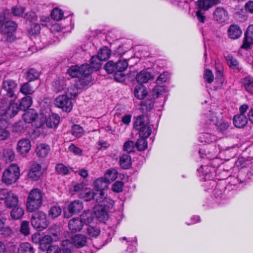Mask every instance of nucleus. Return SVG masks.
<instances>
[{
  "label": "nucleus",
  "mask_w": 253,
  "mask_h": 253,
  "mask_svg": "<svg viewBox=\"0 0 253 253\" xmlns=\"http://www.w3.org/2000/svg\"><path fill=\"white\" fill-rule=\"evenodd\" d=\"M253 44V25H250L245 34L241 48L247 49Z\"/></svg>",
  "instance_id": "obj_19"
},
{
  "label": "nucleus",
  "mask_w": 253,
  "mask_h": 253,
  "mask_svg": "<svg viewBox=\"0 0 253 253\" xmlns=\"http://www.w3.org/2000/svg\"><path fill=\"white\" fill-rule=\"evenodd\" d=\"M124 183L121 181H116L113 185L112 189L114 192L120 193L123 191Z\"/></svg>",
  "instance_id": "obj_57"
},
{
  "label": "nucleus",
  "mask_w": 253,
  "mask_h": 253,
  "mask_svg": "<svg viewBox=\"0 0 253 253\" xmlns=\"http://www.w3.org/2000/svg\"><path fill=\"white\" fill-rule=\"evenodd\" d=\"M140 110L145 114L150 111L154 107V102L152 100H145L140 103Z\"/></svg>",
  "instance_id": "obj_30"
},
{
  "label": "nucleus",
  "mask_w": 253,
  "mask_h": 253,
  "mask_svg": "<svg viewBox=\"0 0 253 253\" xmlns=\"http://www.w3.org/2000/svg\"><path fill=\"white\" fill-rule=\"evenodd\" d=\"M135 146L134 142L131 140L126 141L123 146V149L127 153L134 152L135 151Z\"/></svg>",
  "instance_id": "obj_52"
},
{
  "label": "nucleus",
  "mask_w": 253,
  "mask_h": 253,
  "mask_svg": "<svg viewBox=\"0 0 253 253\" xmlns=\"http://www.w3.org/2000/svg\"><path fill=\"white\" fill-rule=\"evenodd\" d=\"M0 193L6 195L4 197H0V199H4V203L7 208H11L17 206L18 202L17 195L11 192H8L5 190H2Z\"/></svg>",
  "instance_id": "obj_15"
},
{
  "label": "nucleus",
  "mask_w": 253,
  "mask_h": 253,
  "mask_svg": "<svg viewBox=\"0 0 253 253\" xmlns=\"http://www.w3.org/2000/svg\"><path fill=\"white\" fill-rule=\"evenodd\" d=\"M199 140L201 142L211 143L215 140V136L209 133H205L199 137Z\"/></svg>",
  "instance_id": "obj_46"
},
{
  "label": "nucleus",
  "mask_w": 253,
  "mask_h": 253,
  "mask_svg": "<svg viewBox=\"0 0 253 253\" xmlns=\"http://www.w3.org/2000/svg\"><path fill=\"white\" fill-rule=\"evenodd\" d=\"M209 127L210 128L215 126L216 129L221 133L224 132L229 127V124L222 119H218L216 115L212 113L209 118Z\"/></svg>",
  "instance_id": "obj_10"
},
{
  "label": "nucleus",
  "mask_w": 253,
  "mask_h": 253,
  "mask_svg": "<svg viewBox=\"0 0 253 253\" xmlns=\"http://www.w3.org/2000/svg\"><path fill=\"white\" fill-rule=\"evenodd\" d=\"M10 135V133L9 130L6 128H4L0 130V139L4 140L8 139Z\"/></svg>",
  "instance_id": "obj_63"
},
{
  "label": "nucleus",
  "mask_w": 253,
  "mask_h": 253,
  "mask_svg": "<svg viewBox=\"0 0 253 253\" xmlns=\"http://www.w3.org/2000/svg\"><path fill=\"white\" fill-rule=\"evenodd\" d=\"M106 207L102 206H96L94 208V214L98 220L105 222L108 218V214L105 210Z\"/></svg>",
  "instance_id": "obj_21"
},
{
  "label": "nucleus",
  "mask_w": 253,
  "mask_h": 253,
  "mask_svg": "<svg viewBox=\"0 0 253 253\" xmlns=\"http://www.w3.org/2000/svg\"><path fill=\"white\" fill-rule=\"evenodd\" d=\"M213 18L219 23H224L229 19L228 12L222 7H217L213 12Z\"/></svg>",
  "instance_id": "obj_17"
},
{
  "label": "nucleus",
  "mask_w": 253,
  "mask_h": 253,
  "mask_svg": "<svg viewBox=\"0 0 253 253\" xmlns=\"http://www.w3.org/2000/svg\"><path fill=\"white\" fill-rule=\"evenodd\" d=\"M72 241L76 247L81 248L86 244V238L83 235L77 234L72 237Z\"/></svg>",
  "instance_id": "obj_27"
},
{
  "label": "nucleus",
  "mask_w": 253,
  "mask_h": 253,
  "mask_svg": "<svg viewBox=\"0 0 253 253\" xmlns=\"http://www.w3.org/2000/svg\"><path fill=\"white\" fill-rule=\"evenodd\" d=\"M46 253H61V250L57 245H50L47 248Z\"/></svg>",
  "instance_id": "obj_62"
},
{
  "label": "nucleus",
  "mask_w": 253,
  "mask_h": 253,
  "mask_svg": "<svg viewBox=\"0 0 253 253\" xmlns=\"http://www.w3.org/2000/svg\"><path fill=\"white\" fill-rule=\"evenodd\" d=\"M82 216L83 217L82 219L78 217H75L69 220L68 227L71 232L74 233L80 231L84 225L83 220H84L85 223H88L93 219L92 214L90 212L86 213L84 215L83 214Z\"/></svg>",
  "instance_id": "obj_7"
},
{
  "label": "nucleus",
  "mask_w": 253,
  "mask_h": 253,
  "mask_svg": "<svg viewBox=\"0 0 253 253\" xmlns=\"http://www.w3.org/2000/svg\"><path fill=\"white\" fill-rule=\"evenodd\" d=\"M134 127L139 130L140 137L147 138L152 132L151 127L149 126L148 117L144 115H140L137 117L134 123Z\"/></svg>",
  "instance_id": "obj_4"
},
{
  "label": "nucleus",
  "mask_w": 253,
  "mask_h": 253,
  "mask_svg": "<svg viewBox=\"0 0 253 253\" xmlns=\"http://www.w3.org/2000/svg\"><path fill=\"white\" fill-rule=\"evenodd\" d=\"M115 67L116 62H114L113 61H109L106 63L104 68L108 74L114 73V78L115 80L120 82L123 81L124 75L122 73H117Z\"/></svg>",
  "instance_id": "obj_18"
},
{
  "label": "nucleus",
  "mask_w": 253,
  "mask_h": 253,
  "mask_svg": "<svg viewBox=\"0 0 253 253\" xmlns=\"http://www.w3.org/2000/svg\"><path fill=\"white\" fill-rule=\"evenodd\" d=\"M66 88V85L63 80L57 79L54 81L53 84V90L58 93Z\"/></svg>",
  "instance_id": "obj_43"
},
{
  "label": "nucleus",
  "mask_w": 253,
  "mask_h": 253,
  "mask_svg": "<svg viewBox=\"0 0 253 253\" xmlns=\"http://www.w3.org/2000/svg\"><path fill=\"white\" fill-rule=\"evenodd\" d=\"M108 182L104 177L97 178L93 182V187L95 191H104L108 187Z\"/></svg>",
  "instance_id": "obj_25"
},
{
  "label": "nucleus",
  "mask_w": 253,
  "mask_h": 253,
  "mask_svg": "<svg viewBox=\"0 0 253 253\" xmlns=\"http://www.w3.org/2000/svg\"><path fill=\"white\" fill-rule=\"evenodd\" d=\"M13 130L18 133H23L24 131V127L22 122L16 123L13 126Z\"/></svg>",
  "instance_id": "obj_64"
},
{
  "label": "nucleus",
  "mask_w": 253,
  "mask_h": 253,
  "mask_svg": "<svg viewBox=\"0 0 253 253\" xmlns=\"http://www.w3.org/2000/svg\"><path fill=\"white\" fill-rule=\"evenodd\" d=\"M12 99L8 101L3 97L0 101V116L2 119L6 120L14 117L19 111L18 103Z\"/></svg>",
  "instance_id": "obj_1"
},
{
  "label": "nucleus",
  "mask_w": 253,
  "mask_h": 253,
  "mask_svg": "<svg viewBox=\"0 0 253 253\" xmlns=\"http://www.w3.org/2000/svg\"><path fill=\"white\" fill-rule=\"evenodd\" d=\"M57 172L60 175H64L69 173V169L68 167L62 164H58L55 167Z\"/></svg>",
  "instance_id": "obj_49"
},
{
  "label": "nucleus",
  "mask_w": 253,
  "mask_h": 253,
  "mask_svg": "<svg viewBox=\"0 0 253 253\" xmlns=\"http://www.w3.org/2000/svg\"><path fill=\"white\" fill-rule=\"evenodd\" d=\"M93 193L94 191L93 190L86 189L80 194V197L85 201H89L93 200Z\"/></svg>",
  "instance_id": "obj_45"
},
{
  "label": "nucleus",
  "mask_w": 253,
  "mask_h": 253,
  "mask_svg": "<svg viewBox=\"0 0 253 253\" xmlns=\"http://www.w3.org/2000/svg\"><path fill=\"white\" fill-rule=\"evenodd\" d=\"M111 54V50L105 46L101 48L98 52V56L102 61L107 60Z\"/></svg>",
  "instance_id": "obj_42"
},
{
  "label": "nucleus",
  "mask_w": 253,
  "mask_h": 253,
  "mask_svg": "<svg viewBox=\"0 0 253 253\" xmlns=\"http://www.w3.org/2000/svg\"><path fill=\"white\" fill-rule=\"evenodd\" d=\"M43 172V170L40 164L33 163L30 167L28 172V177L32 180L36 181L41 177Z\"/></svg>",
  "instance_id": "obj_16"
},
{
  "label": "nucleus",
  "mask_w": 253,
  "mask_h": 253,
  "mask_svg": "<svg viewBox=\"0 0 253 253\" xmlns=\"http://www.w3.org/2000/svg\"><path fill=\"white\" fill-rule=\"evenodd\" d=\"M68 73L72 78H80L81 76H87L91 73V69L88 64L71 66L68 70Z\"/></svg>",
  "instance_id": "obj_8"
},
{
  "label": "nucleus",
  "mask_w": 253,
  "mask_h": 253,
  "mask_svg": "<svg viewBox=\"0 0 253 253\" xmlns=\"http://www.w3.org/2000/svg\"><path fill=\"white\" fill-rule=\"evenodd\" d=\"M80 78L79 83L81 85L86 86L92 84L90 75L87 76H81Z\"/></svg>",
  "instance_id": "obj_58"
},
{
  "label": "nucleus",
  "mask_w": 253,
  "mask_h": 253,
  "mask_svg": "<svg viewBox=\"0 0 253 253\" xmlns=\"http://www.w3.org/2000/svg\"><path fill=\"white\" fill-rule=\"evenodd\" d=\"M40 73L34 68H31L26 72V79L29 82H32L38 79Z\"/></svg>",
  "instance_id": "obj_41"
},
{
  "label": "nucleus",
  "mask_w": 253,
  "mask_h": 253,
  "mask_svg": "<svg viewBox=\"0 0 253 253\" xmlns=\"http://www.w3.org/2000/svg\"><path fill=\"white\" fill-rule=\"evenodd\" d=\"M100 233V229L96 226H89L87 228V234L90 237H96Z\"/></svg>",
  "instance_id": "obj_56"
},
{
  "label": "nucleus",
  "mask_w": 253,
  "mask_h": 253,
  "mask_svg": "<svg viewBox=\"0 0 253 253\" xmlns=\"http://www.w3.org/2000/svg\"><path fill=\"white\" fill-rule=\"evenodd\" d=\"M18 88V84L16 81L12 79L4 80L1 84V88L6 91L5 97H8L15 100L17 98L15 92Z\"/></svg>",
  "instance_id": "obj_9"
},
{
  "label": "nucleus",
  "mask_w": 253,
  "mask_h": 253,
  "mask_svg": "<svg viewBox=\"0 0 253 253\" xmlns=\"http://www.w3.org/2000/svg\"><path fill=\"white\" fill-rule=\"evenodd\" d=\"M248 120L245 114H238L234 116L233 123L236 127L243 128L246 126Z\"/></svg>",
  "instance_id": "obj_23"
},
{
  "label": "nucleus",
  "mask_w": 253,
  "mask_h": 253,
  "mask_svg": "<svg viewBox=\"0 0 253 253\" xmlns=\"http://www.w3.org/2000/svg\"><path fill=\"white\" fill-rule=\"evenodd\" d=\"M39 115L34 110H31L27 112L23 115V119L25 123H32L35 122V126L37 127H41L44 124L45 119L39 120Z\"/></svg>",
  "instance_id": "obj_13"
},
{
  "label": "nucleus",
  "mask_w": 253,
  "mask_h": 253,
  "mask_svg": "<svg viewBox=\"0 0 253 253\" xmlns=\"http://www.w3.org/2000/svg\"><path fill=\"white\" fill-rule=\"evenodd\" d=\"M135 147L138 151H142L147 148V141L146 138L140 137L135 144Z\"/></svg>",
  "instance_id": "obj_44"
},
{
  "label": "nucleus",
  "mask_w": 253,
  "mask_h": 253,
  "mask_svg": "<svg viewBox=\"0 0 253 253\" xmlns=\"http://www.w3.org/2000/svg\"><path fill=\"white\" fill-rule=\"evenodd\" d=\"M225 57L227 64L230 68L238 70L241 69L239 61L232 55L228 54Z\"/></svg>",
  "instance_id": "obj_24"
},
{
  "label": "nucleus",
  "mask_w": 253,
  "mask_h": 253,
  "mask_svg": "<svg viewBox=\"0 0 253 253\" xmlns=\"http://www.w3.org/2000/svg\"><path fill=\"white\" fill-rule=\"evenodd\" d=\"M63 253H72L73 244L68 240H64L62 243Z\"/></svg>",
  "instance_id": "obj_53"
},
{
  "label": "nucleus",
  "mask_w": 253,
  "mask_h": 253,
  "mask_svg": "<svg viewBox=\"0 0 253 253\" xmlns=\"http://www.w3.org/2000/svg\"><path fill=\"white\" fill-rule=\"evenodd\" d=\"M3 16L0 19V22L1 23L0 26V33L10 37L15 32L17 28V24L12 21L8 20L12 15L9 10H5L3 12Z\"/></svg>",
  "instance_id": "obj_2"
},
{
  "label": "nucleus",
  "mask_w": 253,
  "mask_h": 253,
  "mask_svg": "<svg viewBox=\"0 0 253 253\" xmlns=\"http://www.w3.org/2000/svg\"><path fill=\"white\" fill-rule=\"evenodd\" d=\"M32 102V98L29 96L22 98L18 105L19 110L26 111L31 107Z\"/></svg>",
  "instance_id": "obj_31"
},
{
  "label": "nucleus",
  "mask_w": 253,
  "mask_h": 253,
  "mask_svg": "<svg viewBox=\"0 0 253 253\" xmlns=\"http://www.w3.org/2000/svg\"><path fill=\"white\" fill-rule=\"evenodd\" d=\"M93 200L96 203L100 204L107 209L111 208L114 204V201L110 198L107 197L104 191H94Z\"/></svg>",
  "instance_id": "obj_11"
},
{
  "label": "nucleus",
  "mask_w": 253,
  "mask_h": 253,
  "mask_svg": "<svg viewBox=\"0 0 253 253\" xmlns=\"http://www.w3.org/2000/svg\"><path fill=\"white\" fill-rule=\"evenodd\" d=\"M31 144L29 139L22 138L18 141L17 144V151L21 155L26 154L31 149Z\"/></svg>",
  "instance_id": "obj_20"
},
{
  "label": "nucleus",
  "mask_w": 253,
  "mask_h": 253,
  "mask_svg": "<svg viewBox=\"0 0 253 253\" xmlns=\"http://www.w3.org/2000/svg\"><path fill=\"white\" fill-rule=\"evenodd\" d=\"M199 9L207 10L212 7L211 0H200L198 1Z\"/></svg>",
  "instance_id": "obj_48"
},
{
  "label": "nucleus",
  "mask_w": 253,
  "mask_h": 253,
  "mask_svg": "<svg viewBox=\"0 0 253 253\" xmlns=\"http://www.w3.org/2000/svg\"><path fill=\"white\" fill-rule=\"evenodd\" d=\"M29 223L27 221H23L20 225V231L21 233L25 236H27L30 234Z\"/></svg>",
  "instance_id": "obj_54"
},
{
  "label": "nucleus",
  "mask_w": 253,
  "mask_h": 253,
  "mask_svg": "<svg viewBox=\"0 0 253 253\" xmlns=\"http://www.w3.org/2000/svg\"><path fill=\"white\" fill-rule=\"evenodd\" d=\"M20 92L25 95H31L35 92V88L28 82L21 85Z\"/></svg>",
  "instance_id": "obj_40"
},
{
  "label": "nucleus",
  "mask_w": 253,
  "mask_h": 253,
  "mask_svg": "<svg viewBox=\"0 0 253 253\" xmlns=\"http://www.w3.org/2000/svg\"><path fill=\"white\" fill-rule=\"evenodd\" d=\"M51 15L52 18L54 20L59 21L62 18L63 13L61 9L55 8L52 11Z\"/></svg>",
  "instance_id": "obj_55"
},
{
  "label": "nucleus",
  "mask_w": 253,
  "mask_h": 253,
  "mask_svg": "<svg viewBox=\"0 0 253 253\" xmlns=\"http://www.w3.org/2000/svg\"><path fill=\"white\" fill-rule=\"evenodd\" d=\"M24 214V211L23 208L16 206L13 208L11 211L10 215L12 219H18L21 218Z\"/></svg>",
  "instance_id": "obj_38"
},
{
  "label": "nucleus",
  "mask_w": 253,
  "mask_h": 253,
  "mask_svg": "<svg viewBox=\"0 0 253 253\" xmlns=\"http://www.w3.org/2000/svg\"><path fill=\"white\" fill-rule=\"evenodd\" d=\"M20 175L19 169L16 164L10 165L3 172L2 181L7 185L15 182Z\"/></svg>",
  "instance_id": "obj_5"
},
{
  "label": "nucleus",
  "mask_w": 253,
  "mask_h": 253,
  "mask_svg": "<svg viewBox=\"0 0 253 253\" xmlns=\"http://www.w3.org/2000/svg\"><path fill=\"white\" fill-rule=\"evenodd\" d=\"M42 193L37 188L32 190L27 199V209L29 212H33L38 209L42 202Z\"/></svg>",
  "instance_id": "obj_3"
},
{
  "label": "nucleus",
  "mask_w": 253,
  "mask_h": 253,
  "mask_svg": "<svg viewBox=\"0 0 253 253\" xmlns=\"http://www.w3.org/2000/svg\"><path fill=\"white\" fill-rule=\"evenodd\" d=\"M31 223L34 228L39 231L45 229L48 226L46 214L41 211L35 212L31 216Z\"/></svg>",
  "instance_id": "obj_6"
},
{
  "label": "nucleus",
  "mask_w": 253,
  "mask_h": 253,
  "mask_svg": "<svg viewBox=\"0 0 253 253\" xmlns=\"http://www.w3.org/2000/svg\"><path fill=\"white\" fill-rule=\"evenodd\" d=\"M120 165L123 169H128L131 166L130 156L128 154H124L120 158Z\"/></svg>",
  "instance_id": "obj_32"
},
{
  "label": "nucleus",
  "mask_w": 253,
  "mask_h": 253,
  "mask_svg": "<svg viewBox=\"0 0 253 253\" xmlns=\"http://www.w3.org/2000/svg\"><path fill=\"white\" fill-rule=\"evenodd\" d=\"M151 78L150 73L146 71H141L136 76V81L141 84L147 83Z\"/></svg>",
  "instance_id": "obj_26"
},
{
  "label": "nucleus",
  "mask_w": 253,
  "mask_h": 253,
  "mask_svg": "<svg viewBox=\"0 0 253 253\" xmlns=\"http://www.w3.org/2000/svg\"><path fill=\"white\" fill-rule=\"evenodd\" d=\"M71 133L76 137H80L83 134V128L79 125H74L72 127Z\"/></svg>",
  "instance_id": "obj_50"
},
{
  "label": "nucleus",
  "mask_w": 253,
  "mask_h": 253,
  "mask_svg": "<svg viewBox=\"0 0 253 253\" xmlns=\"http://www.w3.org/2000/svg\"><path fill=\"white\" fill-rule=\"evenodd\" d=\"M204 79L208 83H211L214 79L213 74L211 70L207 69L205 71Z\"/></svg>",
  "instance_id": "obj_60"
},
{
  "label": "nucleus",
  "mask_w": 253,
  "mask_h": 253,
  "mask_svg": "<svg viewBox=\"0 0 253 253\" xmlns=\"http://www.w3.org/2000/svg\"><path fill=\"white\" fill-rule=\"evenodd\" d=\"M55 105L61 108L63 111L70 112L73 108V103L71 97L67 94H63L58 96L55 100Z\"/></svg>",
  "instance_id": "obj_12"
},
{
  "label": "nucleus",
  "mask_w": 253,
  "mask_h": 253,
  "mask_svg": "<svg viewBox=\"0 0 253 253\" xmlns=\"http://www.w3.org/2000/svg\"><path fill=\"white\" fill-rule=\"evenodd\" d=\"M242 83L245 89L251 94H253V77L248 76L242 79Z\"/></svg>",
  "instance_id": "obj_28"
},
{
  "label": "nucleus",
  "mask_w": 253,
  "mask_h": 253,
  "mask_svg": "<svg viewBox=\"0 0 253 253\" xmlns=\"http://www.w3.org/2000/svg\"><path fill=\"white\" fill-rule=\"evenodd\" d=\"M3 160L6 163L12 162L15 159L14 151L10 148L4 149L3 151Z\"/></svg>",
  "instance_id": "obj_34"
},
{
  "label": "nucleus",
  "mask_w": 253,
  "mask_h": 253,
  "mask_svg": "<svg viewBox=\"0 0 253 253\" xmlns=\"http://www.w3.org/2000/svg\"><path fill=\"white\" fill-rule=\"evenodd\" d=\"M83 209V203L80 200H75L71 202L68 208V211H64V216L69 218L75 214L81 211Z\"/></svg>",
  "instance_id": "obj_14"
},
{
  "label": "nucleus",
  "mask_w": 253,
  "mask_h": 253,
  "mask_svg": "<svg viewBox=\"0 0 253 253\" xmlns=\"http://www.w3.org/2000/svg\"><path fill=\"white\" fill-rule=\"evenodd\" d=\"M61 209L58 206H53L49 211V216L53 218H56L60 215Z\"/></svg>",
  "instance_id": "obj_51"
},
{
  "label": "nucleus",
  "mask_w": 253,
  "mask_h": 253,
  "mask_svg": "<svg viewBox=\"0 0 253 253\" xmlns=\"http://www.w3.org/2000/svg\"><path fill=\"white\" fill-rule=\"evenodd\" d=\"M128 66L127 61L125 60H119L116 62V69L117 73L120 74L125 71Z\"/></svg>",
  "instance_id": "obj_47"
},
{
  "label": "nucleus",
  "mask_w": 253,
  "mask_h": 253,
  "mask_svg": "<svg viewBox=\"0 0 253 253\" xmlns=\"http://www.w3.org/2000/svg\"><path fill=\"white\" fill-rule=\"evenodd\" d=\"M69 150L75 155L81 156L82 155L83 151L82 149L76 146L74 144L72 143L69 146Z\"/></svg>",
  "instance_id": "obj_59"
},
{
  "label": "nucleus",
  "mask_w": 253,
  "mask_h": 253,
  "mask_svg": "<svg viewBox=\"0 0 253 253\" xmlns=\"http://www.w3.org/2000/svg\"><path fill=\"white\" fill-rule=\"evenodd\" d=\"M118 172L116 169H112L107 170L104 177L108 184L115 180L117 177Z\"/></svg>",
  "instance_id": "obj_37"
},
{
  "label": "nucleus",
  "mask_w": 253,
  "mask_h": 253,
  "mask_svg": "<svg viewBox=\"0 0 253 253\" xmlns=\"http://www.w3.org/2000/svg\"><path fill=\"white\" fill-rule=\"evenodd\" d=\"M18 253H34V250L30 244L24 242L19 245Z\"/></svg>",
  "instance_id": "obj_35"
},
{
  "label": "nucleus",
  "mask_w": 253,
  "mask_h": 253,
  "mask_svg": "<svg viewBox=\"0 0 253 253\" xmlns=\"http://www.w3.org/2000/svg\"><path fill=\"white\" fill-rule=\"evenodd\" d=\"M169 77L170 75L168 72H164L163 74H161L157 79V83H160L166 82L169 80Z\"/></svg>",
  "instance_id": "obj_61"
},
{
  "label": "nucleus",
  "mask_w": 253,
  "mask_h": 253,
  "mask_svg": "<svg viewBox=\"0 0 253 253\" xmlns=\"http://www.w3.org/2000/svg\"><path fill=\"white\" fill-rule=\"evenodd\" d=\"M60 122V117L56 114H52L46 121V125L48 127L54 128L56 127Z\"/></svg>",
  "instance_id": "obj_29"
},
{
  "label": "nucleus",
  "mask_w": 253,
  "mask_h": 253,
  "mask_svg": "<svg viewBox=\"0 0 253 253\" xmlns=\"http://www.w3.org/2000/svg\"><path fill=\"white\" fill-rule=\"evenodd\" d=\"M134 94L135 97L137 98L142 99L146 96L147 91L143 85L139 84L136 86L134 90Z\"/></svg>",
  "instance_id": "obj_36"
},
{
  "label": "nucleus",
  "mask_w": 253,
  "mask_h": 253,
  "mask_svg": "<svg viewBox=\"0 0 253 253\" xmlns=\"http://www.w3.org/2000/svg\"><path fill=\"white\" fill-rule=\"evenodd\" d=\"M101 61L102 60L97 56H92L90 60V64H88L90 66V68L91 69V72L93 70L95 71L98 70L101 65Z\"/></svg>",
  "instance_id": "obj_39"
},
{
  "label": "nucleus",
  "mask_w": 253,
  "mask_h": 253,
  "mask_svg": "<svg viewBox=\"0 0 253 253\" xmlns=\"http://www.w3.org/2000/svg\"><path fill=\"white\" fill-rule=\"evenodd\" d=\"M50 150L49 146L45 144H41L36 148V154L40 157H46Z\"/></svg>",
  "instance_id": "obj_33"
},
{
  "label": "nucleus",
  "mask_w": 253,
  "mask_h": 253,
  "mask_svg": "<svg viewBox=\"0 0 253 253\" xmlns=\"http://www.w3.org/2000/svg\"><path fill=\"white\" fill-rule=\"evenodd\" d=\"M227 33L229 38L235 40L239 39L241 36L242 31L238 25L233 24L228 28Z\"/></svg>",
  "instance_id": "obj_22"
}]
</instances>
